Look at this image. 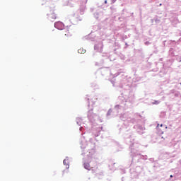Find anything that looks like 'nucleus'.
Masks as SVG:
<instances>
[{
	"label": "nucleus",
	"mask_w": 181,
	"mask_h": 181,
	"mask_svg": "<svg viewBox=\"0 0 181 181\" xmlns=\"http://www.w3.org/2000/svg\"><path fill=\"white\" fill-rule=\"evenodd\" d=\"M170 177H173V175H170Z\"/></svg>",
	"instance_id": "8"
},
{
	"label": "nucleus",
	"mask_w": 181,
	"mask_h": 181,
	"mask_svg": "<svg viewBox=\"0 0 181 181\" xmlns=\"http://www.w3.org/2000/svg\"><path fill=\"white\" fill-rule=\"evenodd\" d=\"M156 104H159V102L158 101H156Z\"/></svg>",
	"instance_id": "6"
},
{
	"label": "nucleus",
	"mask_w": 181,
	"mask_h": 181,
	"mask_svg": "<svg viewBox=\"0 0 181 181\" xmlns=\"http://www.w3.org/2000/svg\"><path fill=\"white\" fill-rule=\"evenodd\" d=\"M63 163H64V165H66V169H69V168H70V165H69L70 161L69 160V158L64 159L63 161Z\"/></svg>",
	"instance_id": "3"
},
{
	"label": "nucleus",
	"mask_w": 181,
	"mask_h": 181,
	"mask_svg": "<svg viewBox=\"0 0 181 181\" xmlns=\"http://www.w3.org/2000/svg\"><path fill=\"white\" fill-rule=\"evenodd\" d=\"M64 27V24L62 22H57L55 23V28L59 29V30H63V28Z\"/></svg>",
	"instance_id": "2"
},
{
	"label": "nucleus",
	"mask_w": 181,
	"mask_h": 181,
	"mask_svg": "<svg viewBox=\"0 0 181 181\" xmlns=\"http://www.w3.org/2000/svg\"><path fill=\"white\" fill-rule=\"evenodd\" d=\"M86 50L84 48H80L79 49H78V53H80L81 54H83L84 53H86Z\"/></svg>",
	"instance_id": "5"
},
{
	"label": "nucleus",
	"mask_w": 181,
	"mask_h": 181,
	"mask_svg": "<svg viewBox=\"0 0 181 181\" xmlns=\"http://www.w3.org/2000/svg\"><path fill=\"white\" fill-rule=\"evenodd\" d=\"M83 166H84L85 169H87V170H91V167L90 166V163H85L83 164Z\"/></svg>",
	"instance_id": "4"
},
{
	"label": "nucleus",
	"mask_w": 181,
	"mask_h": 181,
	"mask_svg": "<svg viewBox=\"0 0 181 181\" xmlns=\"http://www.w3.org/2000/svg\"><path fill=\"white\" fill-rule=\"evenodd\" d=\"M157 128H159V124H158Z\"/></svg>",
	"instance_id": "9"
},
{
	"label": "nucleus",
	"mask_w": 181,
	"mask_h": 181,
	"mask_svg": "<svg viewBox=\"0 0 181 181\" xmlns=\"http://www.w3.org/2000/svg\"><path fill=\"white\" fill-rule=\"evenodd\" d=\"M59 35L64 40H67L69 37H71V30L69 28H64L59 32Z\"/></svg>",
	"instance_id": "1"
},
{
	"label": "nucleus",
	"mask_w": 181,
	"mask_h": 181,
	"mask_svg": "<svg viewBox=\"0 0 181 181\" xmlns=\"http://www.w3.org/2000/svg\"><path fill=\"white\" fill-rule=\"evenodd\" d=\"M160 127H163V124H160Z\"/></svg>",
	"instance_id": "7"
}]
</instances>
